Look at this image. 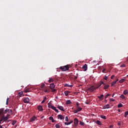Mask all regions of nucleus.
<instances>
[{
	"mask_svg": "<svg viewBox=\"0 0 128 128\" xmlns=\"http://www.w3.org/2000/svg\"><path fill=\"white\" fill-rule=\"evenodd\" d=\"M58 120H64V117L62 114L58 115Z\"/></svg>",
	"mask_w": 128,
	"mask_h": 128,
	"instance_id": "nucleus-12",
	"label": "nucleus"
},
{
	"mask_svg": "<svg viewBox=\"0 0 128 128\" xmlns=\"http://www.w3.org/2000/svg\"><path fill=\"white\" fill-rule=\"evenodd\" d=\"M114 100H116L114 98L110 99V102H114Z\"/></svg>",
	"mask_w": 128,
	"mask_h": 128,
	"instance_id": "nucleus-40",
	"label": "nucleus"
},
{
	"mask_svg": "<svg viewBox=\"0 0 128 128\" xmlns=\"http://www.w3.org/2000/svg\"><path fill=\"white\" fill-rule=\"evenodd\" d=\"M108 86H110L108 85H106L104 86V90H106L107 88H108Z\"/></svg>",
	"mask_w": 128,
	"mask_h": 128,
	"instance_id": "nucleus-36",
	"label": "nucleus"
},
{
	"mask_svg": "<svg viewBox=\"0 0 128 128\" xmlns=\"http://www.w3.org/2000/svg\"><path fill=\"white\" fill-rule=\"evenodd\" d=\"M55 127H56V128H60V124H56L55 125Z\"/></svg>",
	"mask_w": 128,
	"mask_h": 128,
	"instance_id": "nucleus-38",
	"label": "nucleus"
},
{
	"mask_svg": "<svg viewBox=\"0 0 128 128\" xmlns=\"http://www.w3.org/2000/svg\"><path fill=\"white\" fill-rule=\"evenodd\" d=\"M56 89H52V90H51L52 92H56Z\"/></svg>",
	"mask_w": 128,
	"mask_h": 128,
	"instance_id": "nucleus-46",
	"label": "nucleus"
},
{
	"mask_svg": "<svg viewBox=\"0 0 128 128\" xmlns=\"http://www.w3.org/2000/svg\"><path fill=\"white\" fill-rule=\"evenodd\" d=\"M49 120H51L52 122H54V118H52V116H50L49 118Z\"/></svg>",
	"mask_w": 128,
	"mask_h": 128,
	"instance_id": "nucleus-24",
	"label": "nucleus"
},
{
	"mask_svg": "<svg viewBox=\"0 0 128 128\" xmlns=\"http://www.w3.org/2000/svg\"><path fill=\"white\" fill-rule=\"evenodd\" d=\"M104 80H108V76H106L104 78Z\"/></svg>",
	"mask_w": 128,
	"mask_h": 128,
	"instance_id": "nucleus-49",
	"label": "nucleus"
},
{
	"mask_svg": "<svg viewBox=\"0 0 128 128\" xmlns=\"http://www.w3.org/2000/svg\"><path fill=\"white\" fill-rule=\"evenodd\" d=\"M64 94L65 96H68V94H70V92H68V91H65L64 92Z\"/></svg>",
	"mask_w": 128,
	"mask_h": 128,
	"instance_id": "nucleus-28",
	"label": "nucleus"
},
{
	"mask_svg": "<svg viewBox=\"0 0 128 128\" xmlns=\"http://www.w3.org/2000/svg\"><path fill=\"white\" fill-rule=\"evenodd\" d=\"M100 117L101 118H103V120H106V118L104 115H101Z\"/></svg>",
	"mask_w": 128,
	"mask_h": 128,
	"instance_id": "nucleus-29",
	"label": "nucleus"
},
{
	"mask_svg": "<svg viewBox=\"0 0 128 128\" xmlns=\"http://www.w3.org/2000/svg\"><path fill=\"white\" fill-rule=\"evenodd\" d=\"M38 108L39 112H42L44 110V109H42V106H38Z\"/></svg>",
	"mask_w": 128,
	"mask_h": 128,
	"instance_id": "nucleus-14",
	"label": "nucleus"
},
{
	"mask_svg": "<svg viewBox=\"0 0 128 128\" xmlns=\"http://www.w3.org/2000/svg\"><path fill=\"white\" fill-rule=\"evenodd\" d=\"M82 68L84 72H86V70H88V64H84L82 66Z\"/></svg>",
	"mask_w": 128,
	"mask_h": 128,
	"instance_id": "nucleus-5",
	"label": "nucleus"
},
{
	"mask_svg": "<svg viewBox=\"0 0 128 128\" xmlns=\"http://www.w3.org/2000/svg\"><path fill=\"white\" fill-rule=\"evenodd\" d=\"M96 124H98V126H102V122H100L98 120H96Z\"/></svg>",
	"mask_w": 128,
	"mask_h": 128,
	"instance_id": "nucleus-17",
	"label": "nucleus"
},
{
	"mask_svg": "<svg viewBox=\"0 0 128 128\" xmlns=\"http://www.w3.org/2000/svg\"><path fill=\"white\" fill-rule=\"evenodd\" d=\"M0 128H2V126L1 125H0Z\"/></svg>",
	"mask_w": 128,
	"mask_h": 128,
	"instance_id": "nucleus-60",
	"label": "nucleus"
},
{
	"mask_svg": "<svg viewBox=\"0 0 128 128\" xmlns=\"http://www.w3.org/2000/svg\"><path fill=\"white\" fill-rule=\"evenodd\" d=\"M2 118H1V119L0 120V124H2Z\"/></svg>",
	"mask_w": 128,
	"mask_h": 128,
	"instance_id": "nucleus-51",
	"label": "nucleus"
},
{
	"mask_svg": "<svg viewBox=\"0 0 128 128\" xmlns=\"http://www.w3.org/2000/svg\"><path fill=\"white\" fill-rule=\"evenodd\" d=\"M128 116V111H126L124 112V118H126Z\"/></svg>",
	"mask_w": 128,
	"mask_h": 128,
	"instance_id": "nucleus-33",
	"label": "nucleus"
},
{
	"mask_svg": "<svg viewBox=\"0 0 128 128\" xmlns=\"http://www.w3.org/2000/svg\"><path fill=\"white\" fill-rule=\"evenodd\" d=\"M4 108H2L0 109V116L2 114H6V112H4Z\"/></svg>",
	"mask_w": 128,
	"mask_h": 128,
	"instance_id": "nucleus-6",
	"label": "nucleus"
},
{
	"mask_svg": "<svg viewBox=\"0 0 128 128\" xmlns=\"http://www.w3.org/2000/svg\"><path fill=\"white\" fill-rule=\"evenodd\" d=\"M104 72V69H103L102 70V72Z\"/></svg>",
	"mask_w": 128,
	"mask_h": 128,
	"instance_id": "nucleus-55",
	"label": "nucleus"
},
{
	"mask_svg": "<svg viewBox=\"0 0 128 128\" xmlns=\"http://www.w3.org/2000/svg\"><path fill=\"white\" fill-rule=\"evenodd\" d=\"M8 116H10V114H7V116L5 117H2L1 118H2V120L4 122H6V120H8Z\"/></svg>",
	"mask_w": 128,
	"mask_h": 128,
	"instance_id": "nucleus-8",
	"label": "nucleus"
},
{
	"mask_svg": "<svg viewBox=\"0 0 128 128\" xmlns=\"http://www.w3.org/2000/svg\"><path fill=\"white\" fill-rule=\"evenodd\" d=\"M118 110V112H120V110Z\"/></svg>",
	"mask_w": 128,
	"mask_h": 128,
	"instance_id": "nucleus-58",
	"label": "nucleus"
},
{
	"mask_svg": "<svg viewBox=\"0 0 128 128\" xmlns=\"http://www.w3.org/2000/svg\"><path fill=\"white\" fill-rule=\"evenodd\" d=\"M118 126H121L120 122L118 123Z\"/></svg>",
	"mask_w": 128,
	"mask_h": 128,
	"instance_id": "nucleus-53",
	"label": "nucleus"
},
{
	"mask_svg": "<svg viewBox=\"0 0 128 128\" xmlns=\"http://www.w3.org/2000/svg\"><path fill=\"white\" fill-rule=\"evenodd\" d=\"M50 90H54V88H56V85H54V83L50 84Z\"/></svg>",
	"mask_w": 128,
	"mask_h": 128,
	"instance_id": "nucleus-9",
	"label": "nucleus"
},
{
	"mask_svg": "<svg viewBox=\"0 0 128 128\" xmlns=\"http://www.w3.org/2000/svg\"><path fill=\"white\" fill-rule=\"evenodd\" d=\"M44 86H46L44 84H42L41 85V88H44Z\"/></svg>",
	"mask_w": 128,
	"mask_h": 128,
	"instance_id": "nucleus-48",
	"label": "nucleus"
},
{
	"mask_svg": "<svg viewBox=\"0 0 128 128\" xmlns=\"http://www.w3.org/2000/svg\"><path fill=\"white\" fill-rule=\"evenodd\" d=\"M114 94H113V95L112 96V98H114Z\"/></svg>",
	"mask_w": 128,
	"mask_h": 128,
	"instance_id": "nucleus-57",
	"label": "nucleus"
},
{
	"mask_svg": "<svg viewBox=\"0 0 128 128\" xmlns=\"http://www.w3.org/2000/svg\"><path fill=\"white\" fill-rule=\"evenodd\" d=\"M22 94H24V92H20L18 93V96H22Z\"/></svg>",
	"mask_w": 128,
	"mask_h": 128,
	"instance_id": "nucleus-20",
	"label": "nucleus"
},
{
	"mask_svg": "<svg viewBox=\"0 0 128 128\" xmlns=\"http://www.w3.org/2000/svg\"><path fill=\"white\" fill-rule=\"evenodd\" d=\"M57 108H58V110H62V112H64V106L58 105Z\"/></svg>",
	"mask_w": 128,
	"mask_h": 128,
	"instance_id": "nucleus-7",
	"label": "nucleus"
},
{
	"mask_svg": "<svg viewBox=\"0 0 128 128\" xmlns=\"http://www.w3.org/2000/svg\"><path fill=\"white\" fill-rule=\"evenodd\" d=\"M124 80H126L125 79H124V78L121 79L120 80H119V82L120 84H122V82H124Z\"/></svg>",
	"mask_w": 128,
	"mask_h": 128,
	"instance_id": "nucleus-27",
	"label": "nucleus"
},
{
	"mask_svg": "<svg viewBox=\"0 0 128 128\" xmlns=\"http://www.w3.org/2000/svg\"><path fill=\"white\" fill-rule=\"evenodd\" d=\"M64 86H66L67 88H72V85H69L68 84H65Z\"/></svg>",
	"mask_w": 128,
	"mask_h": 128,
	"instance_id": "nucleus-18",
	"label": "nucleus"
},
{
	"mask_svg": "<svg viewBox=\"0 0 128 128\" xmlns=\"http://www.w3.org/2000/svg\"><path fill=\"white\" fill-rule=\"evenodd\" d=\"M8 100H9V98H7L6 101V104H8Z\"/></svg>",
	"mask_w": 128,
	"mask_h": 128,
	"instance_id": "nucleus-44",
	"label": "nucleus"
},
{
	"mask_svg": "<svg viewBox=\"0 0 128 128\" xmlns=\"http://www.w3.org/2000/svg\"><path fill=\"white\" fill-rule=\"evenodd\" d=\"M124 66H126V65L124 64H123L120 66V68H124Z\"/></svg>",
	"mask_w": 128,
	"mask_h": 128,
	"instance_id": "nucleus-45",
	"label": "nucleus"
},
{
	"mask_svg": "<svg viewBox=\"0 0 128 128\" xmlns=\"http://www.w3.org/2000/svg\"><path fill=\"white\" fill-rule=\"evenodd\" d=\"M110 128H114V125H110Z\"/></svg>",
	"mask_w": 128,
	"mask_h": 128,
	"instance_id": "nucleus-52",
	"label": "nucleus"
},
{
	"mask_svg": "<svg viewBox=\"0 0 128 128\" xmlns=\"http://www.w3.org/2000/svg\"><path fill=\"white\" fill-rule=\"evenodd\" d=\"M110 96V94H107L106 96H105V98H106L108 96Z\"/></svg>",
	"mask_w": 128,
	"mask_h": 128,
	"instance_id": "nucleus-43",
	"label": "nucleus"
},
{
	"mask_svg": "<svg viewBox=\"0 0 128 128\" xmlns=\"http://www.w3.org/2000/svg\"><path fill=\"white\" fill-rule=\"evenodd\" d=\"M24 104H28V102H30V98H24Z\"/></svg>",
	"mask_w": 128,
	"mask_h": 128,
	"instance_id": "nucleus-11",
	"label": "nucleus"
},
{
	"mask_svg": "<svg viewBox=\"0 0 128 128\" xmlns=\"http://www.w3.org/2000/svg\"><path fill=\"white\" fill-rule=\"evenodd\" d=\"M98 88L94 87V86H91L89 88V90H91V92H94V90H96Z\"/></svg>",
	"mask_w": 128,
	"mask_h": 128,
	"instance_id": "nucleus-10",
	"label": "nucleus"
},
{
	"mask_svg": "<svg viewBox=\"0 0 128 128\" xmlns=\"http://www.w3.org/2000/svg\"><path fill=\"white\" fill-rule=\"evenodd\" d=\"M78 78V76H75V80H76Z\"/></svg>",
	"mask_w": 128,
	"mask_h": 128,
	"instance_id": "nucleus-59",
	"label": "nucleus"
},
{
	"mask_svg": "<svg viewBox=\"0 0 128 128\" xmlns=\"http://www.w3.org/2000/svg\"><path fill=\"white\" fill-rule=\"evenodd\" d=\"M103 108H104V110H106V108H110V104H107L104 105V106H103Z\"/></svg>",
	"mask_w": 128,
	"mask_h": 128,
	"instance_id": "nucleus-16",
	"label": "nucleus"
},
{
	"mask_svg": "<svg viewBox=\"0 0 128 128\" xmlns=\"http://www.w3.org/2000/svg\"><path fill=\"white\" fill-rule=\"evenodd\" d=\"M127 76H128V75H127Z\"/></svg>",
	"mask_w": 128,
	"mask_h": 128,
	"instance_id": "nucleus-61",
	"label": "nucleus"
},
{
	"mask_svg": "<svg viewBox=\"0 0 128 128\" xmlns=\"http://www.w3.org/2000/svg\"><path fill=\"white\" fill-rule=\"evenodd\" d=\"M118 81V79H116L115 82H116Z\"/></svg>",
	"mask_w": 128,
	"mask_h": 128,
	"instance_id": "nucleus-56",
	"label": "nucleus"
},
{
	"mask_svg": "<svg viewBox=\"0 0 128 128\" xmlns=\"http://www.w3.org/2000/svg\"><path fill=\"white\" fill-rule=\"evenodd\" d=\"M76 106L77 108H80V106H78V103H76Z\"/></svg>",
	"mask_w": 128,
	"mask_h": 128,
	"instance_id": "nucleus-54",
	"label": "nucleus"
},
{
	"mask_svg": "<svg viewBox=\"0 0 128 128\" xmlns=\"http://www.w3.org/2000/svg\"><path fill=\"white\" fill-rule=\"evenodd\" d=\"M80 126H84V122H80Z\"/></svg>",
	"mask_w": 128,
	"mask_h": 128,
	"instance_id": "nucleus-37",
	"label": "nucleus"
},
{
	"mask_svg": "<svg viewBox=\"0 0 128 128\" xmlns=\"http://www.w3.org/2000/svg\"><path fill=\"white\" fill-rule=\"evenodd\" d=\"M114 78V75H112V76L110 77L111 80H112Z\"/></svg>",
	"mask_w": 128,
	"mask_h": 128,
	"instance_id": "nucleus-47",
	"label": "nucleus"
},
{
	"mask_svg": "<svg viewBox=\"0 0 128 128\" xmlns=\"http://www.w3.org/2000/svg\"><path fill=\"white\" fill-rule=\"evenodd\" d=\"M123 94L125 95V96H126V94H128V90H124L123 92Z\"/></svg>",
	"mask_w": 128,
	"mask_h": 128,
	"instance_id": "nucleus-22",
	"label": "nucleus"
},
{
	"mask_svg": "<svg viewBox=\"0 0 128 128\" xmlns=\"http://www.w3.org/2000/svg\"><path fill=\"white\" fill-rule=\"evenodd\" d=\"M78 120L77 118H75L74 119V126H78Z\"/></svg>",
	"mask_w": 128,
	"mask_h": 128,
	"instance_id": "nucleus-4",
	"label": "nucleus"
},
{
	"mask_svg": "<svg viewBox=\"0 0 128 128\" xmlns=\"http://www.w3.org/2000/svg\"><path fill=\"white\" fill-rule=\"evenodd\" d=\"M10 110V109H6L5 110H4V112H8Z\"/></svg>",
	"mask_w": 128,
	"mask_h": 128,
	"instance_id": "nucleus-41",
	"label": "nucleus"
},
{
	"mask_svg": "<svg viewBox=\"0 0 128 128\" xmlns=\"http://www.w3.org/2000/svg\"><path fill=\"white\" fill-rule=\"evenodd\" d=\"M16 122L14 121V122H12V126H14V124H16Z\"/></svg>",
	"mask_w": 128,
	"mask_h": 128,
	"instance_id": "nucleus-42",
	"label": "nucleus"
},
{
	"mask_svg": "<svg viewBox=\"0 0 128 128\" xmlns=\"http://www.w3.org/2000/svg\"><path fill=\"white\" fill-rule=\"evenodd\" d=\"M65 120L66 122H68V116L65 117Z\"/></svg>",
	"mask_w": 128,
	"mask_h": 128,
	"instance_id": "nucleus-39",
	"label": "nucleus"
},
{
	"mask_svg": "<svg viewBox=\"0 0 128 128\" xmlns=\"http://www.w3.org/2000/svg\"><path fill=\"white\" fill-rule=\"evenodd\" d=\"M36 116L32 117L30 118V122H34V120H36Z\"/></svg>",
	"mask_w": 128,
	"mask_h": 128,
	"instance_id": "nucleus-19",
	"label": "nucleus"
},
{
	"mask_svg": "<svg viewBox=\"0 0 128 128\" xmlns=\"http://www.w3.org/2000/svg\"><path fill=\"white\" fill-rule=\"evenodd\" d=\"M98 98L100 100H104V94H102L100 96H98Z\"/></svg>",
	"mask_w": 128,
	"mask_h": 128,
	"instance_id": "nucleus-15",
	"label": "nucleus"
},
{
	"mask_svg": "<svg viewBox=\"0 0 128 128\" xmlns=\"http://www.w3.org/2000/svg\"><path fill=\"white\" fill-rule=\"evenodd\" d=\"M71 102L70 100H68L66 101V104H70Z\"/></svg>",
	"mask_w": 128,
	"mask_h": 128,
	"instance_id": "nucleus-30",
	"label": "nucleus"
},
{
	"mask_svg": "<svg viewBox=\"0 0 128 128\" xmlns=\"http://www.w3.org/2000/svg\"><path fill=\"white\" fill-rule=\"evenodd\" d=\"M46 96H44V99H43L42 101V104H44V102H46Z\"/></svg>",
	"mask_w": 128,
	"mask_h": 128,
	"instance_id": "nucleus-26",
	"label": "nucleus"
},
{
	"mask_svg": "<svg viewBox=\"0 0 128 128\" xmlns=\"http://www.w3.org/2000/svg\"><path fill=\"white\" fill-rule=\"evenodd\" d=\"M60 70H61L62 72H66V70H70V67L68 66V65L60 66Z\"/></svg>",
	"mask_w": 128,
	"mask_h": 128,
	"instance_id": "nucleus-2",
	"label": "nucleus"
},
{
	"mask_svg": "<svg viewBox=\"0 0 128 128\" xmlns=\"http://www.w3.org/2000/svg\"><path fill=\"white\" fill-rule=\"evenodd\" d=\"M82 108H80V107H78V108L74 111V114H78V112H81V110H82Z\"/></svg>",
	"mask_w": 128,
	"mask_h": 128,
	"instance_id": "nucleus-3",
	"label": "nucleus"
},
{
	"mask_svg": "<svg viewBox=\"0 0 128 128\" xmlns=\"http://www.w3.org/2000/svg\"><path fill=\"white\" fill-rule=\"evenodd\" d=\"M44 92H48V94L49 92H50V89H48V90H44Z\"/></svg>",
	"mask_w": 128,
	"mask_h": 128,
	"instance_id": "nucleus-32",
	"label": "nucleus"
},
{
	"mask_svg": "<svg viewBox=\"0 0 128 128\" xmlns=\"http://www.w3.org/2000/svg\"><path fill=\"white\" fill-rule=\"evenodd\" d=\"M12 110H10L8 112V113H9V114H12Z\"/></svg>",
	"mask_w": 128,
	"mask_h": 128,
	"instance_id": "nucleus-50",
	"label": "nucleus"
},
{
	"mask_svg": "<svg viewBox=\"0 0 128 128\" xmlns=\"http://www.w3.org/2000/svg\"><path fill=\"white\" fill-rule=\"evenodd\" d=\"M24 92H26H26H30V90H28V89H26V90H24Z\"/></svg>",
	"mask_w": 128,
	"mask_h": 128,
	"instance_id": "nucleus-35",
	"label": "nucleus"
},
{
	"mask_svg": "<svg viewBox=\"0 0 128 128\" xmlns=\"http://www.w3.org/2000/svg\"><path fill=\"white\" fill-rule=\"evenodd\" d=\"M102 84H104V82H102V81H101V82H100V83H98V88H100V86H102Z\"/></svg>",
	"mask_w": 128,
	"mask_h": 128,
	"instance_id": "nucleus-13",
	"label": "nucleus"
},
{
	"mask_svg": "<svg viewBox=\"0 0 128 128\" xmlns=\"http://www.w3.org/2000/svg\"><path fill=\"white\" fill-rule=\"evenodd\" d=\"M72 124V121H71L70 122H64V124H66V126H70V124Z\"/></svg>",
	"mask_w": 128,
	"mask_h": 128,
	"instance_id": "nucleus-23",
	"label": "nucleus"
},
{
	"mask_svg": "<svg viewBox=\"0 0 128 128\" xmlns=\"http://www.w3.org/2000/svg\"><path fill=\"white\" fill-rule=\"evenodd\" d=\"M116 84V81H114L112 82L111 86H116L115 85Z\"/></svg>",
	"mask_w": 128,
	"mask_h": 128,
	"instance_id": "nucleus-25",
	"label": "nucleus"
},
{
	"mask_svg": "<svg viewBox=\"0 0 128 128\" xmlns=\"http://www.w3.org/2000/svg\"><path fill=\"white\" fill-rule=\"evenodd\" d=\"M48 108H52V110H54L56 112H58V110L56 109V108L52 105V102H50L48 104Z\"/></svg>",
	"mask_w": 128,
	"mask_h": 128,
	"instance_id": "nucleus-1",
	"label": "nucleus"
},
{
	"mask_svg": "<svg viewBox=\"0 0 128 128\" xmlns=\"http://www.w3.org/2000/svg\"><path fill=\"white\" fill-rule=\"evenodd\" d=\"M120 98H122V100L126 98V96H124V95H120Z\"/></svg>",
	"mask_w": 128,
	"mask_h": 128,
	"instance_id": "nucleus-31",
	"label": "nucleus"
},
{
	"mask_svg": "<svg viewBox=\"0 0 128 128\" xmlns=\"http://www.w3.org/2000/svg\"><path fill=\"white\" fill-rule=\"evenodd\" d=\"M123 105L122 104V103H120L118 104V108H122Z\"/></svg>",
	"mask_w": 128,
	"mask_h": 128,
	"instance_id": "nucleus-34",
	"label": "nucleus"
},
{
	"mask_svg": "<svg viewBox=\"0 0 128 128\" xmlns=\"http://www.w3.org/2000/svg\"><path fill=\"white\" fill-rule=\"evenodd\" d=\"M54 79L52 78H49V80H48V82L50 83V82H54Z\"/></svg>",
	"mask_w": 128,
	"mask_h": 128,
	"instance_id": "nucleus-21",
	"label": "nucleus"
}]
</instances>
